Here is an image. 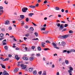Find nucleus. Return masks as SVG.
I'll return each mask as SVG.
<instances>
[{
  "label": "nucleus",
  "mask_w": 75,
  "mask_h": 75,
  "mask_svg": "<svg viewBox=\"0 0 75 75\" xmlns=\"http://www.w3.org/2000/svg\"><path fill=\"white\" fill-rule=\"evenodd\" d=\"M27 10H28V8L27 7H23V8L22 9V11L23 13L27 12Z\"/></svg>",
  "instance_id": "1"
},
{
  "label": "nucleus",
  "mask_w": 75,
  "mask_h": 75,
  "mask_svg": "<svg viewBox=\"0 0 75 75\" xmlns=\"http://www.w3.org/2000/svg\"><path fill=\"white\" fill-rule=\"evenodd\" d=\"M5 25H10V21L8 20H6L5 22Z\"/></svg>",
  "instance_id": "2"
},
{
  "label": "nucleus",
  "mask_w": 75,
  "mask_h": 75,
  "mask_svg": "<svg viewBox=\"0 0 75 75\" xmlns=\"http://www.w3.org/2000/svg\"><path fill=\"white\" fill-rule=\"evenodd\" d=\"M3 7L2 6H0V12L1 13V14L3 13Z\"/></svg>",
  "instance_id": "3"
},
{
  "label": "nucleus",
  "mask_w": 75,
  "mask_h": 75,
  "mask_svg": "<svg viewBox=\"0 0 75 75\" xmlns=\"http://www.w3.org/2000/svg\"><path fill=\"white\" fill-rule=\"evenodd\" d=\"M21 67H23L22 69H25L26 68V67H27V66L26 65H24V64H21Z\"/></svg>",
  "instance_id": "4"
},
{
  "label": "nucleus",
  "mask_w": 75,
  "mask_h": 75,
  "mask_svg": "<svg viewBox=\"0 0 75 75\" xmlns=\"http://www.w3.org/2000/svg\"><path fill=\"white\" fill-rule=\"evenodd\" d=\"M59 38H62V39H65V35L63 36L60 35L59 36Z\"/></svg>",
  "instance_id": "5"
},
{
  "label": "nucleus",
  "mask_w": 75,
  "mask_h": 75,
  "mask_svg": "<svg viewBox=\"0 0 75 75\" xmlns=\"http://www.w3.org/2000/svg\"><path fill=\"white\" fill-rule=\"evenodd\" d=\"M3 45H7V43H6V40H4L2 42Z\"/></svg>",
  "instance_id": "6"
},
{
  "label": "nucleus",
  "mask_w": 75,
  "mask_h": 75,
  "mask_svg": "<svg viewBox=\"0 0 75 75\" xmlns=\"http://www.w3.org/2000/svg\"><path fill=\"white\" fill-rule=\"evenodd\" d=\"M3 75H8V73H7V71H4L3 73Z\"/></svg>",
  "instance_id": "7"
},
{
  "label": "nucleus",
  "mask_w": 75,
  "mask_h": 75,
  "mask_svg": "<svg viewBox=\"0 0 75 75\" xmlns=\"http://www.w3.org/2000/svg\"><path fill=\"white\" fill-rule=\"evenodd\" d=\"M23 59L25 61H28V58L27 57H23Z\"/></svg>",
  "instance_id": "8"
},
{
  "label": "nucleus",
  "mask_w": 75,
  "mask_h": 75,
  "mask_svg": "<svg viewBox=\"0 0 75 75\" xmlns=\"http://www.w3.org/2000/svg\"><path fill=\"white\" fill-rule=\"evenodd\" d=\"M15 58L17 60H19V59H20V57H18V55H16L15 56Z\"/></svg>",
  "instance_id": "9"
},
{
  "label": "nucleus",
  "mask_w": 75,
  "mask_h": 75,
  "mask_svg": "<svg viewBox=\"0 0 75 75\" xmlns=\"http://www.w3.org/2000/svg\"><path fill=\"white\" fill-rule=\"evenodd\" d=\"M18 71V68H16L13 71V72L14 73H16Z\"/></svg>",
  "instance_id": "10"
},
{
  "label": "nucleus",
  "mask_w": 75,
  "mask_h": 75,
  "mask_svg": "<svg viewBox=\"0 0 75 75\" xmlns=\"http://www.w3.org/2000/svg\"><path fill=\"white\" fill-rule=\"evenodd\" d=\"M29 7L30 8H35V6L33 5L29 6Z\"/></svg>",
  "instance_id": "11"
},
{
  "label": "nucleus",
  "mask_w": 75,
  "mask_h": 75,
  "mask_svg": "<svg viewBox=\"0 0 75 75\" xmlns=\"http://www.w3.org/2000/svg\"><path fill=\"white\" fill-rule=\"evenodd\" d=\"M65 36V38H67V37H69L70 35H71V34H69L67 35H64Z\"/></svg>",
  "instance_id": "12"
},
{
  "label": "nucleus",
  "mask_w": 75,
  "mask_h": 75,
  "mask_svg": "<svg viewBox=\"0 0 75 75\" xmlns=\"http://www.w3.org/2000/svg\"><path fill=\"white\" fill-rule=\"evenodd\" d=\"M1 66L2 68H4V69H6V66L4 65L3 64H1Z\"/></svg>",
  "instance_id": "13"
},
{
  "label": "nucleus",
  "mask_w": 75,
  "mask_h": 75,
  "mask_svg": "<svg viewBox=\"0 0 75 75\" xmlns=\"http://www.w3.org/2000/svg\"><path fill=\"white\" fill-rule=\"evenodd\" d=\"M29 71H30V72H32L33 71V68H29Z\"/></svg>",
  "instance_id": "14"
},
{
  "label": "nucleus",
  "mask_w": 75,
  "mask_h": 75,
  "mask_svg": "<svg viewBox=\"0 0 75 75\" xmlns=\"http://www.w3.org/2000/svg\"><path fill=\"white\" fill-rule=\"evenodd\" d=\"M10 59L8 57L5 59L4 60H3V61H8Z\"/></svg>",
  "instance_id": "15"
},
{
  "label": "nucleus",
  "mask_w": 75,
  "mask_h": 75,
  "mask_svg": "<svg viewBox=\"0 0 75 75\" xmlns=\"http://www.w3.org/2000/svg\"><path fill=\"white\" fill-rule=\"evenodd\" d=\"M45 44V43L44 42L42 43V47H45V45H44V44Z\"/></svg>",
  "instance_id": "16"
},
{
  "label": "nucleus",
  "mask_w": 75,
  "mask_h": 75,
  "mask_svg": "<svg viewBox=\"0 0 75 75\" xmlns=\"http://www.w3.org/2000/svg\"><path fill=\"white\" fill-rule=\"evenodd\" d=\"M42 75H47V73H46V71H44L42 74Z\"/></svg>",
  "instance_id": "17"
},
{
  "label": "nucleus",
  "mask_w": 75,
  "mask_h": 75,
  "mask_svg": "<svg viewBox=\"0 0 75 75\" xmlns=\"http://www.w3.org/2000/svg\"><path fill=\"white\" fill-rule=\"evenodd\" d=\"M20 17L22 19H24V16L23 15H21L20 16Z\"/></svg>",
  "instance_id": "18"
},
{
  "label": "nucleus",
  "mask_w": 75,
  "mask_h": 75,
  "mask_svg": "<svg viewBox=\"0 0 75 75\" xmlns=\"http://www.w3.org/2000/svg\"><path fill=\"white\" fill-rule=\"evenodd\" d=\"M64 26V24H61L60 26V28H62V29H63V28H64V27H63V26Z\"/></svg>",
  "instance_id": "19"
},
{
  "label": "nucleus",
  "mask_w": 75,
  "mask_h": 75,
  "mask_svg": "<svg viewBox=\"0 0 75 75\" xmlns=\"http://www.w3.org/2000/svg\"><path fill=\"white\" fill-rule=\"evenodd\" d=\"M33 75H36L37 74V71L35 70L33 72Z\"/></svg>",
  "instance_id": "20"
},
{
  "label": "nucleus",
  "mask_w": 75,
  "mask_h": 75,
  "mask_svg": "<svg viewBox=\"0 0 75 75\" xmlns=\"http://www.w3.org/2000/svg\"><path fill=\"white\" fill-rule=\"evenodd\" d=\"M21 26H23L24 25L25 23L24 22V21H21Z\"/></svg>",
  "instance_id": "21"
},
{
  "label": "nucleus",
  "mask_w": 75,
  "mask_h": 75,
  "mask_svg": "<svg viewBox=\"0 0 75 75\" xmlns=\"http://www.w3.org/2000/svg\"><path fill=\"white\" fill-rule=\"evenodd\" d=\"M4 36V34L3 33H1L0 35V37L1 38H3V37Z\"/></svg>",
  "instance_id": "22"
},
{
  "label": "nucleus",
  "mask_w": 75,
  "mask_h": 75,
  "mask_svg": "<svg viewBox=\"0 0 75 75\" xmlns=\"http://www.w3.org/2000/svg\"><path fill=\"white\" fill-rule=\"evenodd\" d=\"M8 29L9 30H12V27L11 26H9L8 28Z\"/></svg>",
  "instance_id": "23"
},
{
  "label": "nucleus",
  "mask_w": 75,
  "mask_h": 75,
  "mask_svg": "<svg viewBox=\"0 0 75 75\" xmlns=\"http://www.w3.org/2000/svg\"><path fill=\"white\" fill-rule=\"evenodd\" d=\"M43 34H47V33H48V31H46L44 32H42Z\"/></svg>",
  "instance_id": "24"
},
{
  "label": "nucleus",
  "mask_w": 75,
  "mask_h": 75,
  "mask_svg": "<svg viewBox=\"0 0 75 75\" xmlns=\"http://www.w3.org/2000/svg\"><path fill=\"white\" fill-rule=\"evenodd\" d=\"M38 49L39 51H41V48L40 46H38Z\"/></svg>",
  "instance_id": "25"
},
{
  "label": "nucleus",
  "mask_w": 75,
  "mask_h": 75,
  "mask_svg": "<svg viewBox=\"0 0 75 75\" xmlns=\"http://www.w3.org/2000/svg\"><path fill=\"white\" fill-rule=\"evenodd\" d=\"M34 15V13H30L29 14V16H30V17H32V16Z\"/></svg>",
  "instance_id": "26"
},
{
  "label": "nucleus",
  "mask_w": 75,
  "mask_h": 75,
  "mask_svg": "<svg viewBox=\"0 0 75 75\" xmlns=\"http://www.w3.org/2000/svg\"><path fill=\"white\" fill-rule=\"evenodd\" d=\"M33 59H34V58L33 57H30L29 58V59H30V61H33Z\"/></svg>",
  "instance_id": "27"
},
{
  "label": "nucleus",
  "mask_w": 75,
  "mask_h": 75,
  "mask_svg": "<svg viewBox=\"0 0 75 75\" xmlns=\"http://www.w3.org/2000/svg\"><path fill=\"white\" fill-rule=\"evenodd\" d=\"M65 63H66V64H68L69 62L68 60H65Z\"/></svg>",
  "instance_id": "28"
},
{
  "label": "nucleus",
  "mask_w": 75,
  "mask_h": 75,
  "mask_svg": "<svg viewBox=\"0 0 75 75\" xmlns=\"http://www.w3.org/2000/svg\"><path fill=\"white\" fill-rule=\"evenodd\" d=\"M30 30L31 31H34V28H33V27H31L30 28Z\"/></svg>",
  "instance_id": "29"
},
{
  "label": "nucleus",
  "mask_w": 75,
  "mask_h": 75,
  "mask_svg": "<svg viewBox=\"0 0 75 75\" xmlns=\"http://www.w3.org/2000/svg\"><path fill=\"white\" fill-rule=\"evenodd\" d=\"M56 25L57 27H60V25H61V24L59 23H56Z\"/></svg>",
  "instance_id": "30"
},
{
  "label": "nucleus",
  "mask_w": 75,
  "mask_h": 75,
  "mask_svg": "<svg viewBox=\"0 0 75 75\" xmlns=\"http://www.w3.org/2000/svg\"><path fill=\"white\" fill-rule=\"evenodd\" d=\"M41 30L45 31V28L43 27L41 29Z\"/></svg>",
  "instance_id": "31"
},
{
  "label": "nucleus",
  "mask_w": 75,
  "mask_h": 75,
  "mask_svg": "<svg viewBox=\"0 0 75 75\" xmlns=\"http://www.w3.org/2000/svg\"><path fill=\"white\" fill-rule=\"evenodd\" d=\"M70 52H75V50L74 49H71V50H70Z\"/></svg>",
  "instance_id": "32"
},
{
  "label": "nucleus",
  "mask_w": 75,
  "mask_h": 75,
  "mask_svg": "<svg viewBox=\"0 0 75 75\" xmlns=\"http://www.w3.org/2000/svg\"><path fill=\"white\" fill-rule=\"evenodd\" d=\"M62 45H66V43L64 42H62Z\"/></svg>",
  "instance_id": "33"
},
{
  "label": "nucleus",
  "mask_w": 75,
  "mask_h": 75,
  "mask_svg": "<svg viewBox=\"0 0 75 75\" xmlns=\"http://www.w3.org/2000/svg\"><path fill=\"white\" fill-rule=\"evenodd\" d=\"M52 44L53 46H54V47H56V46H57V45L56 44H55V43L54 42H53L52 43Z\"/></svg>",
  "instance_id": "34"
},
{
  "label": "nucleus",
  "mask_w": 75,
  "mask_h": 75,
  "mask_svg": "<svg viewBox=\"0 0 75 75\" xmlns=\"http://www.w3.org/2000/svg\"><path fill=\"white\" fill-rule=\"evenodd\" d=\"M50 49L48 48H45L44 49V50L45 51H47V50H50Z\"/></svg>",
  "instance_id": "35"
},
{
  "label": "nucleus",
  "mask_w": 75,
  "mask_h": 75,
  "mask_svg": "<svg viewBox=\"0 0 75 75\" xmlns=\"http://www.w3.org/2000/svg\"><path fill=\"white\" fill-rule=\"evenodd\" d=\"M5 50H7L8 49V47L7 46H5L4 47Z\"/></svg>",
  "instance_id": "36"
},
{
  "label": "nucleus",
  "mask_w": 75,
  "mask_h": 75,
  "mask_svg": "<svg viewBox=\"0 0 75 75\" xmlns=\"http://www.w3.org/2000/svg\"><path fill=\"white\" fill-rule=\"evenodd\" d=\"M56 10H59V8L58 7H56Z\"/></svg>",
  "instance_id": "37"
},
{
  "label": "nucleus",
  "mask_w": 75,
  "mask_h": 75,
  "mask_svg": "<svg viewBox=\"0 0 75 75\" xmlns=\"http://www.w3.org/2000/svg\"><path fill=\"white\" fill-rule=\"evenodd\" d=\"M28 36H29V34H25V36L26 37H28Z\"/></svg>",
  "instance_id": "38"
},
{
  "label": "nucleus",
  "mask_w": 75,
  "mask_h": 75,
  "mask_svg": "<svg viewBox=\"0 0 75 75\" xmlns=\"http://www.w3.org/2000/svg\"><path fill=\"white\" fill-rule=\"evenodd\" d=\"M69 69L70 71H73V68L71 67H69Z\"/></svg>",
  "instance_id": "39"
},
{
  "label": "nucleus",
  "mask_w": 75,
  "mask_h": 75,
  "mask_svg": "<svg viewBox=\"0 0 75 75\" xmlns=\"http://www.w3.org/2000/svg\"><path fill=\"white\" fill-rule=\"evenodd\" d=\"M36 55L37 57H40V53L37 54Z\"/></svg>",
  "instance_id": "40"
},
{
  "label": "nucleus",
  "mask_w": 75,
  "mask_h": 75,
  "mask_svg": "<svg viewBox=\"0 0 75 75\" xmlns=\"http://www.w3.org/2000/svg\"><path fill=\"white\" fill-rule=\"evenodd\" d=\"M31 48L32 49V50H34V49H35V46H32L31 47Z\"/></svg>",
  "instance_id": "41"
},
{
  "label": "nucleus",
  "mask_w": 75,
  "mask_h": 75,
  "mask_svg": "<svg viewBox=\"0 0 75 75\" xmlns=\"http://www.w3.org/2000/svg\"><path fill=\"white\" fill-rule=\"evenodd\" d=\"M38 74L39 75H41L42 74V71H40L38 72Z\"/></svg>",
  "instance_id": "42"
},
{
  "label": "nucleus",
  "mask_w": 75,
  "mask_h": 75,
  "mask_svg": "<svg viewBox=\"0 0 75 75\" xmlns=\"http://www.w3.org/2000/svg\"><path fill=\"white\" fill-rule=\"evenodd\" d=\"M54 48H56V49H59V47H58L56 46L54 47Z\"/></svg>",
  "instance_id": "43"
},
{
  "label": "nucleus",
  "mask_w": 75,
  "mask_h": 75,
  "mask_svg": "<svg viewBox=\"0 0 75 75\" xmlns=\"http://www.w3.org/2000/svg\"><path fill=\"white\" fill-rule=\"evenodd\" d=\"M18 64L17 65L18 67H19L20 65V62H18Z\"/></svg>",
  "instance_id": "44"
},
{
  "label": "nucleus",
  "mask_w": 75,
  "mask_h": 75,
  "mask_svg": "<svg viewBox=\"0 0 75 75\" xmlns=\"http://www.w3.org/2000/svg\"><path fill=\"white\" fill-rule=\"evenodd\" d=\"M69 33H73V31L71 30H69Z\"/></svg>",
  "instance_id": "45"
},
{
  "label": "nucleus",
  "mask_w": 75,
  "mask_h": 75,
  "mask_svg": "<svg viewBox=\"0 0 75 75\" xmlns=\"http://www.w3.org/2000/svg\"><path fill=\"white\" fill-rule=\"evenodd\" d=\"M28 20H29V19L28 18H27L26 19V22H28Z\"/></svg>",
  "instance_id": "46"
},
{
  "label": "nucleus",
  "mask_w": 75,
  "mask_h": 75,
  "mask_svg": "<svg viewBox=\"0 0 75 75\" xmlns=\"http://www.w3.org/2000/svg\"><path fill=\"white\" fill-rule=\"evenodd\" d=\"M35 34L36 37H37V36H38V33L36 32L35 33Z\"/></svg>",
  "instance_id": "47"
},
{
  "label": "nucleus",
  "mask_w": 75,
  "mask_h": 75,
  "mask_svg": "<svg viewBox=\"0 0 75 75\" xmlns=\"http://www.w3.org/2000/svg\"><path fill=\"white\" fill-rule=\"evenodd\" d=\"M68 26V24H65L64 25V27H67V26Z\"/></svg>",
  "instance_id": "48"
},
{
  "label": "nucleus",
  "mask_w": 75,
  "mask_h": 75,
  "mask_svg": "<svg viewBox=\"0 0 75 75\" xmlns=\"http://www.w3.org/2000/svg\"><path fill=\"white\" fill-rule=\"evenodd\" d=\"M4 3H5L6 4H8V2H7V1H5L4 2Z\"/></svg>",
  "instance_id": "49"
},
{
  "label": "nucleus",
  "mask_w": 75,
  "mask_h": 75,
  "mask_svg": "<svg viewBox=\"0 0 75 75\" xmlns=\"http://www.w3.org/2000/svg\"><path fill=\"white\" fill-rule=\"evenodd\" d=\"M23 39H24V40H25V41H26V40H27V38H25V37H24L23 38Z\"/></svg>",
  "instance_id": "50"
},
{
  "label": "nucleus",
  "mask_w": 75,
  "mask_h": 75,
  "mask_svg": "<svg viewBox=\"0 0 75 75\" xmlns=\"http://www.w3.org/2000/svg\"><path fill=\"white\" fill-rule=\"evenodd\" d=\"M48 3V2H47V1L46 0L44 2V4H46V3Z\"/></svg>",
  "instance_id": "51"
},
{
  "label": "nucleus",
  "mask_w": 75,
  "mask_h": 75,
  "mask_svg": "<svg viewBox=\"0 0 75 75\" xmlns=\"http://www.w3.org/2000/svg\"><path fill=\"white\" fill-rule=\"evenodd\" d=\"M52 68H55V65H54V64H52Z\"/></svg>",
  "instance_id": "52"
},
{
  "label": "nucleus",
  "mask_w": 75,
  "mask_h": 75,
  "mask_svg": "<svg viewBox=\"0 0 75 75\" xmlns=\"http://www.w3.org/2000/svg\"><path fill=\"white\" fill-rule=\"evenodd\" d=\"M46 42H47V43H50V41L48 40L46 41Z\"/></svg>",
  "instance_id": "53"
},
{
  "label": "nucleus",
  "mask_w": 75,
  "mask_h": 75,
  "mask_svg": "<svg viewBox=\"0 0 75 75\" xmlns=\"http://www.w3.org/2000/svg\"><path fill=\"white\" fill-rule=\"evenodd\" d=\"M25 28H28V26H27V25H25Z\"/></svg>",
  "instance_id": "54"
},
{
  "label": "nucleus",
  "mask_w": 75,
  "mask_h": 75,
  "mask_svg": "<svg viewBox=\"0 0 75 75\" xmlns=\"http://www.w3.org/2000/svg\"><path fill=\"white\" fill-rule=\"evenodd\" d=\"M61 11L62 13H64V9H62L61 10Z\"/></svg>",
  "instance_id": "55"
},
{
  "label": "nucleus",
  "mask_w": 75,
  "mask_h": 75,
  "mask_svg": "<svg viewBox=\"0 0 75 75\" xmlns=\"http://www.w3.org/2000/svg\"><path fill=\"white\" fill-rule=\"evenodd\" d=\"M56 75H59V72H57Z\"/></svg>",
  "instance_id": "56"
},
{
  "label": "nucleus",
  "mask_w": 75,
  "mask_h": 75,
  "mask_svg": "<svg viewBox=\"0 0 75 75\" xmlns=\"http://www.w3.org/2000/svg\"><path fill=\"white\" fill-rule=\"evenodd\" d=\"M39 6V4H38L35 5V7H38Z\"/></svg>",
  "instance_id": "57"
},
{
  "label": "nucleus",
  "mask_w": 75,
  "mask_h": 75,
  "mask_svg": "<svg viewBox=\"0 0 75 75\" xmlns=\"http://www.w3.org/2000/svg\"><path fill=\"white\" fill-rule=\"evenodd\" d=\"M68 72L69 73H71L72 72L71 70H68Z\"/></svg>",
  "instance_id": "58"
},
{
  "label": "nucleus",
  "mask_w": 75,
  "mask_h": 75,
  "mask_svg": "<svg viewBox=\"0 0 75 75\" xmlns=\"http://www.w3.org/2000/svg\"><path fill=\"white\" fill-rule=\"evenodd\" d=\"M65 13H68V10H66L65 11Z\"/></svg>",
  "instance_id": "59"
},
{
  "label": "nucleus",
  "mask_w": 75,
  "mask_h": 75,
  "mask_svg": "<svg viewBox=\"0 0 75 75\" xmlns=\"http://www.w3.org/2000/svg\"><path fill=\"white\" fill-rule=\"evenodd\" d=\"M11 56H12V55L11 54H9L8 55V57H11Z\"/></svg>",
  "instance_id": "60"
},
{
  "label": "nucleus",
  "mask_w": 75,
  "mask_h": 75,
  "mask_svg": "<svg viewBox=\"0 0 75 75\" xmlns=\"http://www.w3.org/2000/svg\"><path fill=\"white\" fill-rule=\"evenodd\" d=\"M13 40H14V41H17V40L16 39V38H13Z\"/></svg>",
  "instance_id": "61"
},
{
  "label": "nucleus",
  "mask_w": 75,
  "mask_h": 75,
  "mask_svg": "<svg viewBox=\"0 0 75 75\" xmlns=\"http://www.w3.org/2000/svg\"><path fill=\"white\" fill-rule=\"evenodd\" d=\"M67 52L68 53V54H69V53H71V52H70V51H68Z\"/></svg>",
  "instance_id": "62"
},
{
  "label": "nucleus",
  "mask_w": 75,
  "mask_h": 75,
  "mask_svg": "<svg viewBox=\"0 0 75 75\" xmlns=\"http://www.w3.org/2000/svg\"><path fill=\"white\" fill-rule=\"evenodd\" d=\"M38 3H40V2H41V0H38Z\"/></svg>",
  "instance_id": "63"
},
{
  "label": "nucleus",
  "mask_w": 75,
  "mask_h": 75,
  "mask_svg": "<svg viewBox=\"0 0 75 75\" xmlns=\"http://www.w3.org/2000/svg\"><path fill=\"white\" fill-rule=\"evenodd\" d=\"M58 16L59 17H61V15H59Z\"/></svg>",
  "instance_id": "64"
}]
</instances>
